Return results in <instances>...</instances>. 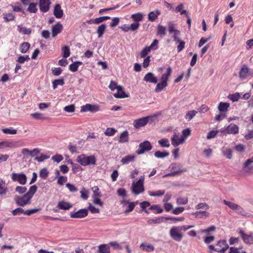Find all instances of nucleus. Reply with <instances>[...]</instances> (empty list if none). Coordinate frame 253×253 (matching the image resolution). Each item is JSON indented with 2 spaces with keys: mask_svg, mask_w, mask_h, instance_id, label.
I'll return each mask as SVG.
<instances>
[{
  "mask_svg": "<svg viewBox=\"0 0 253 253\" xmlns=\"http://www.w3.org/2000/svg\"><path fill=\"white\" fill-rule=\"evenodd\" d=\"M38 187L36 185L31 186L29 191L25 193L23 196H17L14 197V201L16 204L19 206L24 207L29 205L31 203V199L36 192Z\"/></svg>",
  "mask_w": 253,
  "mask_h": 253,
  "instance_id": "1",
  "label": "nucleus"
},
{
  "mask_svg": "<svg viewBox=\"0 0 253 253\" xmlns=\"http://www.w3.org/2000/svg\"><path fill=\"white\" fill-rule=\"evenodd\" d=\"M172 73V69L170 67L167 69V72L162 75L161 79V82L157 84L155 91L156 92L161 91L164 88L168 85V81Z\"/></svg>",
  "mask_w": 253,
  "mask_h": 253,
  "instance_id": "2",
  "label": "nucleus"
},
{
  "mask_svg": "<svg viewBox=\"0 0 253 253\" xmlns=\"http://www.w3.org/2000/svg\"><path fill=\"white\" fill-rule=\"evenodd\" d=\"M76 161L83 166H94L96 164V159L94 155L87 156L84 154H81L77 156Z\"/></svg>",
  "mask_w": 253,
  "mask_h": 253,
  "instance_id": "3",
  "label": "nucleus"
},
{
  "mask_svg": "<svg viewBox=\"0 0 253 253\" xmlns=\"http://www.w3.org/2000/svg\"><path fill=\"white\" fill-rule=\"evenodd\" d=\"M144 176H141L139 180L132 184V192L135 195H138L143 192L144 188L143 186Z\"/></svg>",
  "mask_w": 253,
  "mask_h": 253,
  "instance_id": "4",
  "label": "nucleus"
},
{
  "mask_svg": "<svg viewBox=\"0 0 253 253\" xmlns=\"http://www.w3.org/2000/svg\"><path fill=\"white\" fill-rule=\"evenodd\" d=\"M152 146L149 141H145L140 143L138 146V149L136 150V153L137 155L142 154L146 152L151 150Z\"/></svg>",
  "mask_w": 253,
  "mask_h": 253,
  "instance_id": "5",
  "label": "nucleus"
},
{
  "mask_svg": "<svg viewBox=\"0 0 253 253\" xmlns=\"http://www.w3.org/2000/svg\"><path fill=\"white\" fill-rule=\"evenodd\" d=\"M220 132L224 134H237L239 132V127L234 124H231L227 126H224L220 129Z\"/></svg>",
  "mask_w": 253,
  "mask_h": 253,
  "instance_id": "6",
  "label": "nucleus"
},
{
  "mask_svg": "<svg viewBox=\"0 0 253 253\" xmlns=\"http://www.w3.org/2000/svg\"><path fill=\"white\" fill-rule=\"evenodd\" d=\"M11 178L13 181H17L21 185H25L27 182V176L23 172L20 173L12 172L11 174Z\"/></svg>",
  "mask_w": 253,
  "mask_h": 253,
  "instance_id": "7",
  "label": "nucleus"
},
{
  "mask_svg": "<svg viewBox=\"0 0 253 253\" xmlns=\"http://www.w3.org/2000/svg\"><path fill=\"white\" fill-rule=\"evenodd\" d=\"M40 210H41V209L39 208V209H34L27 210L26 211H24L21 208H16V209L13 210L11 211V212L13 215H19L21 213H23V214L27 215H30L32 214L37 212L38 211H40Z\"/></svg>",
  "mask_w": 253,
  "mask_h": 253,
  "instance_id": "8",
  "label": "nucleus"
},
{
  "mask_svg": "<svg viewBox=\"0 0 253 253\" xmlns=\"http://www.w3.org/2000/svg\"><path fill=\"white\" fill-rule=\"evenodd\" d=\"M180 230L179 227H173L170 230V236L174 241L180 242L182 240L183 235Z\"/></svg>",
  "mask_w": 253,
  "mask_h": 253,
  "instance_id": "9",
  "label": "nucleus"
},
{
  "mask_svg": "<svg viewBox=\"0 0 253 253\" xmlns=\"http://www.w3.org/2000/svg\"><path fill=\"white\" fill-rule=\"evenodd\" d=\"M100 110V107L98 105L95 104H86L84 105L81 106V112H90L91 113H95Z\"/></svg>",
  "mask_w": 253,
  "mask_h": 253,
  "instance_id": "10",
  "label": "nucleus"
},
{
  "mask_svg": "<svg viewBox=\"0 0 253 253\" xmlns=\"http://www.w3.org/2000/svg\"><path fill=\"white\" fill-rule=\"evenodd\" d=\"M88 214V211L86 209H81L76 212H71L70 216L73 218H82Z\"/></svg>",
  "mask_w": 253,
  "mask_h": 253,
  "instance_id": "11",
  "label": "nucleus"
},
{
  "mask_svg": "<svg viewBox=\"0 0 253 253\" xmlns=\"http://www.w3.org/2000/svg\"><path fill=\"white\" fill-rule=\"evenodd\" d=\"M150 118V117L147 116L135 120L133 123L134 127L136 128H139L145 126L148 123Z\"/></svg>",
  "mask_w": 253,
  "mask_h": 253,
  "instance_id": "12",
  "label": "nucleus"
},
{
  "mask_svg": "<svg viewBox=\"0 0 253 253\" xmlns=\"http://www.w3.org/2000/svg\"><path fill=\"white\" fill-rule=\"evenodd\" d=\"M239 234L240 235L244 242L247 244H253V234H247L242 229H240Z\"/></svg>",
  "mask_w": 253,
  "mask_h": 253,
  "instance_id": "13",
  "label": "nucleus"
},
{
  "mask_svg": "<svg viewBox=\"0 0 253 253\" xmlns=\"http://www.w3.org/2000/svg\"><path fill=\"white\" fill-rule=\"evenodd\" d=\"M51 1L50 0H40L39 8L42 12H46L49 9Z\"/></svg>",
  "mask_w": 253,
  "mask_h": 253,
  "instance_id": "14",
  "label": "nucleus"
},
{
  "mask_svg": "<svg viewBox=\"0 0 253 253\" xmlns=\"http://www.w3.org/2000/svg\"><path fill=\"white\" fill-rule=\"evenodd\" d=\"M171 144L174 146H178L180 144H183V138L179 136V133L174 132L173 137L171 139Z\"/></svg>",
  "mask_w": 253,
  "mask_h": 253,
  "instance_id": "15",
  "label": "nucleus"
},
{
  "mask_svg": "<svg viewBox=\"0 0 253 253\" xmlns=\"http://www.w3.org/2000/svg\"><path fill=\"white\" fill-rule=\"evenodd\" d=\"M229 248L225 240L219 241L216 245V251L218 252H224Z\"/></svg>",
  "mask_w": 253,
  "mask_h": 253,
  "instance_id": "16",
  "label": "nucleus"
},
{
  "mask_svg": "<svg viewBox=\"0 0 253 253\" xmlns=\"http://www.w3.org/2000/svg\"><path fill=\"white\" fill-rule=\"evenodd\" d=\"M143 81L150 83L156 84L157 83V79L156 77L152 73H148L146 74L143 79Z\"/></svg>",
  "mask_w": 253,
  "mask_h": 253,
  "instance_id": "17",
  "label": "nucleus"
},
{
  "mask_svg": "<svg viewBox=\"0 0 253 253\" xmlns=\"http://www.w3.org/2000/svg\"><path fill=\"white\" fill-rule=\"evenodd\" d=\"M63 26L61 24L58 23L55 25L53 26L52 28V36L55 37L58 34L62 32Z\"/></svg>",
  "mask_w": 253,
  "mask_h": 253,
  "instance_id": "18",
  "label": "nucleus"
},
{
  "mask_svg": "<svg viewBox=\"0 0 253 253\" xmlns=\"http://www.w3.org/2000/svg\"><path fill=\"white\" fill-rule=\"evenodd\" d=\"M171 169L172 170V172L170 174H168L169 175H175L180 173L186 172L187 171L186 169H180V168L177 169V165L176 164H172L171 165Z\"/></svg>",
  "mask_w": 253,
  "mask_h": 253,
  "instance_id": "19",
  "label": "nucleus"
},
{
  "mask_svg": "<svg viewBox=\"0 0 253 253\" xmlns=\"http://www.w3.org/2000/svg\"><path fill=\"white\" fill-rule=\"evenodd\" d=\"M8 191V189L6 186L5 181L0 178V196H5Z\"/></svg>",
  "mask_w": 253,
  "mask_h": 253,
  "instance_id": "20",
  "label": "nucleus"
},
{
  "mask_svg": "<svg viewBox=\"0 0 253 253\" xmlns=\"http://www.w3.org/2000/svg\"><path fill=\"white\" fill-rule=\"evenodd\" d=\"M54 15L57 18H61L63 15V11L59 4H57L54 7Z\"/></svg>",
  "mask_w": 253,
  "mask_h": 253,
  "instance_id": "21",
  "label": "nucleus"
},
{
  "mask_svg": "<svg viewBox=\"0 0 253 253\" xmlns=\"http://www.w3.org/2000/svg\"><path fill=\"white\" fill-rule=\"evenodd\" d=\"M97 253H111L110 247L108 244H101L98 246Z\"/></svg>",
  "mask_w": 253,
  "mask_h": 253,
  "instance_id": "22",
  "label": "nucleus"
},
{
  "mask_svg": "<svg viewBox=\"0 0 253 253\" xmlns=\"http://www.w3.org/2000/svg\"><path fill=\"white\" fill-rule=\"evenodd\" d=\"M16 146L14 142L9 141H3L0 142V149H3L5 148H14Z\"/></svg>",
  "mask_w": 253,
  "mask_h": 253,
  "instance_id": "23",
  "label": "nucleus"
},
{
  "mask_svg": "<svg viewBox=\"0 0 253 253\" xmlns=\"http://www.w3.org/2000/svg\"><path fill=\"white\" fill-rule=\"evenodd\" d=\"M160 14V11L158 9L150 12L148 15V20L151 22L154 21Z\"/></svg>",
  "mask_w": 253,
  "mask_h": 253,
  "instance_id": "24",
  "label": "nucleus"
},
{
  "mask_svg": "<svg viewBox=\"0 0 253 253\" xmlns=\"http://www.w3.org/2000/svg\"><path fill=\"white\" fill-rule=\"evenodd\" d=\"M57 207L61 210H68L72 207V205L69 202L60 201L58 202Z\"/></svg>",
  "mask_w": 253,
  "mask_h": 253,
  "instance_id": "25",
  "label": "nucleus"
},
{
  "mask_svg": "<svg viewBox=\"0 0 253 253\" xmlns=\"http://www.w3.org/2000/svg\"><path fill=\"white\" fill-rule=\"evenodd\" d=\"M197 218H206L209 216L210 213L205 211H199L193 213Z\"/></svg>",
  "mask_w": 253,
  "mask_h": 253,
  "instance_id": "26",
  "label": "nucleus"
},
{
  "mask_svg": "<svg viewBox=\"0 0 253 253\" xmlns=\"http://www.w3.org/2000/svg\"><path fill=\"white\" fill-rule=\"evenodd\" d=\"M128 132L126 130L122 132L120 134L119 142L120 143H124L128 142Z\"/></svg>",
  "mask_w": 253,
  "mask_h": 253,
  "instance_id": "27",
  "label": "nucleus"
},
{
  "mask_svg": "<svg viewBox=\"0 0 253 253\" xmlns=\"http://www.w3.org/2000/svg\"><path fill=\"white\" fill-rule=\"evenodd\" d=\"M4 21L6 22L13 21L15 19V15L12 13H5L3 14Z\"/></svg>",
  "mask_w": 253,
  "mask_h": 253,
  "instance_id": "28",
  "label": "nucleus"
},
{
  "mask_svg": "<svg viewBox=\"0 0 253 253\" xmlns=\"http://www.w3.org/2000/svg\"><path fill=\"white\" fill-rule=\"evenodd\" d=\"M17 30L20 33L23 35H30L32 33L31 29H28L25 27H23L21 25H18L17 26Z\"/></svg>",
  "mask_w": 253,
  "mask_h": 253,
  "instance_id": "29",
  "label": "nucleus"
},
{
  "mask_svg": "<svg viewBox=\"0 0 253 253\" xmlns=\"http://www.w3.org/2000/svg\"><path fill=\"white\" fill-rule=\"evenodd\" d=\"M229 104L228 103L220 102L218 106V109L221 113H225L227 111L229 107Z\"/></svg>",
  "mask_w": 253,
  "mask_h": 253,
  "instance_id": "30",
  "label": "nucleus"
},
{
  "mask_svg": "<svg viewBox=\"0 0 253 253\" xmlns=\"http://www.w3.org/2000/svg\"><path fill=\"white\" fill-rule=\"evenodd\" d=\"M135 156L128 155L123 158L121 160V163L123 165L128 164L129 163L134 160Z\"/></svg>",
  "mask_w": 253,
  "mask_h": 253,
  "instance_id": "31",
  "label": "nucleus"
},
{
  "mask_svg": "<svg viewBox=\"0 0 253 253\" xmlns=\"http://www.w3.org/2000/svg\"><path fill=\"white\" fill-rule=\"evenodd\" d=\"M82 64L83 63L81 61H76L70 65L69 70L73 72H75L78 71L79 66L82 65Z\"/></svg>",
  "mask_w": 253,
  "mask_h": 253,
  "instance_id": "32",
  "label": "nucleus"
},
{
  "mask_svg": "<svg viewBox=\"0 0 253 253\" xmlns=\"http://www.w3.org/2000/svg\"><path fill=\"white\" fill-rule=\"evenodd\" d=\"M140 248L147 252H152L154 250V246L151 244L145 245L144 243H142Z\"/></svg>",
  "mask_w": 253,
  "mask_h": 253,
  "instance_id": "33",
  "label": "nucleus"
},
{
  "mask_svg": "<svg viewBox=\"0 0 253 253\" xmlns=\"http://www.w3.org/2000/svg\"><path fill=\"white\" fill-rule=\"evenodd\" d=\"M157 35L163 38L166 35V28L161 25H159L157 28Z\"/></svg>",
  "mask_w": 253,
  "mask_h": 253,
  "instance_id": "34",
  "label": "nucleus"
},
{
  "mask_svg": "<svg viewBox=\"0 0 253 253\" xmlns=\"http://www.w3.org/2000/svg\"><path fill=\"white\" fill-rule=\"evenodd\" d=\"M130 17L136 22H138L143 20V15L140 12H138L137 13L132 14Z\"/></svg>",
  "mask_w": 253,
  "mask_h": 253,
  "instance_id": "35",
  "label": "nucleus"
},
{
  "mask_svg": "<svg viewBox=\"0 0 253 253\" xmlns=\"http://www.w3.org/2000/svg\"><path fill=\"white\" fill-rule=\"evenodd\" d=\"M106 29V26L105 24H103L100 25L97 29V33L98 34V37L99 38L102 37L104 34L105 30Z\"/></svg>",
  "mask_w": 253,
  "mask_h": 253,
  "instance_id": "36",
  "label": "nucleus"
},
{
  "mask_svg": "<svg viewBox=\"0 0 253 253\" xmlns=\"http://www.w3.org/2000/svg\"><path fill=\"white\" fill-rule=\"evenodd\" d=\"M248 73V68L246 66H244L242 67L239 72V76L241 78L244 79L246 77Z\"/></svg>",
  "mask_w": 253,
  "mask_h": 253,
  "instance_id": "37",
  "label": "nucleus"
},
{
  "mask_svg": "<svg viewBox=\"0 0 253 253\" xmlns=\"http://www.w3.org/2000/svg\"><path fill=\"white\" fill-rule=\"evenodd\" d=\"M30 46V44L29 42H24L21 45L20 49L21 52L23 53H26L28 51Z\"/></svg>",
  "mask_w": 253,
  "mask_h": 253,
  "instance_id": "38",
  "label": "nucleus"
},
{
  "mask_svg": "<svg viewBox=\"0 0 253 253\" xmlns=\"http://www.w3.org/2000/svg\"><path fill=\"white\" fill-rule=\"evenodd\" d=\"M31 116L32 118H33L34 119L37 120H44L46 119V118L44 117L42 114L41 113H38V112L34 113L31 114Z\"/></svg>",
  "mask_w": 253,
  "mask_h": 253,
  "instance_id": "39",
  "label": "nucleus"
},
{
  "mask_svg": "<svg viewBox=\"0 0 253 253\" xmlns=\"http://www.w3.org/2000/svg\"><path fill=\"white\" fill-rule=\"evenodd\" d=\"M111 19V17L108 16H101L98 18H96L93 20V23L98 24L100 23L104 22V21Z\"/></svg>",
  "mask_w": 253,
  "mask_h": 253,
  "instance_id": "40",
  "label": "nucleus"
},
{
  "mask_svg": "<svg viewBox=\"0 0 253 253\" xmlns=\"http://www.w3.org/2000/svg\"><path fill=\"white\" fill-rule=\"evenodd\" d=\"M115 97L117 98H123L127 97L125 92L123 90V87L121 86V90L119 91L117 90V92L114 94Z\"/></svg>",
  "mask_w": 253,
  "mask_h": 253,
  "instance_id": "41",
  "label": "nucleus"
},
{
  "mask_svg": "<svg viewBox=\"0 0 253 253\" xmlns=\"http://www.w3.org/2000/svg\"><path fill=\"white\" fill-rule=\"evenodd\" d=\"M169 155V153L167 152H161L157 151L154 153V156L158 158H164Z\"/></svg>",
  "mask_w": 253,
  "mask_h": 253,
  "instance_id": "42",
  "label": "nucleus"
},
{
  "mask_svg": "<svg viewBox=\"0 0 253 253\" xmlns=\"http://www.w3.org/2000/svg\"><path fill=\"white\" fill-rule=\"evenodd\" d=\"M222 153L224 156L228 159H231L232 158V151L230 148L223 149Z\"/></svg>",
  "mask_w": 253,
  "mask_h": 253,
  "instance_id": "43",
  "label": "nucleus"
},
{
  "mask_svg": "<svg viewBox=\"0 0 253 253\" xmlns=\"http://www.w3.org/2000/svg\"><path fill=\"white\" fill-rule=\"evenodd\" d=\"M148 193L150 196H161L164 195L165 191L164 190L157 191H149Z\"/></svg>",
  "mask_w": 253,
  "mask_h": 253,
  "instance_id": "44",
  "label": "nucleus"
},
{
  "mask_svg": "<svg viewBox=\"0 0 253 253\" xmlns=\"http://www.w3.org/2000/svg\"><path fill=\"white\" fill-rule=\"evenodd\" d=\"M49 171L46 168H43L40 171L39 175L40 177L45 179L48 177Z\"/></svg>",
  "mask_w": 253,
  "mask_h": 253,
  "instance_id": "45",
  "label": "nucleus"
},
{
  "mask_svg": "<svg viewBox=\"0 0 253 253\" xmlns=\"http://www.w3.org/2000/svg\"><path fill=\"white\" fill-rule=\"evenodd\" d=\"M158 143L162 147H169L170 146L169 140L167 138H163L159 140Z\"/></svg>",
  "mask_w": 253,
  "mask_h": 253,
  "instance_id": "46",
  "label": "nucleus"
},
{
  "mask_svg": "<svg viewBox=\"0 0 253 253\" xmlns=\"http://www.w3.org/2000/svg\"><path fill=\"white\" fill-rule=\"evenodd\" d=\"M37 6V3H31L27 8V10L30 13H36L38 11Z\"/></svg>",
  "mask_w": 253,
  "mask_h": 253,
  "instance_id": "47",
  "label": "nucleus"
},
{
  "mask_svg": "<svg viewBox=\"0 0 253 253\" xmlns=\"http://www.w3.org/2000/svg\"><path fill=\"white\" fill-rule=\"evenodd\" d=\"M109 87L111 90H114L115 89L119 90V91L121 90V86L118 85L115 82L113 81H111Z\"/></svg>",
  "mask_w": 253,
  "mask_h": 253,
  "instance_id": "48",
  "label": "nucleus"
},
{
  "mask_svg": "<svg viewBox=\"0 0 253 253\" xmlns=\"http://www.w3.org/2000/svg\"><path fill=\"white\" fill-rule=\"evenodd\" d=\"M2 132L7 134H16L17 130L13 129L12 127L5 128L2 129Z\"/></svg>",
  "mask_w": 253,
  "mask_h": 253,
  "instance_id": "49",
  "label": "nucleus"
},
{
  "mask_svg": "<svg viewBox=\"0 0 253 253\" xmlns=\"http://www.w3.org/2000/svg\"><path fill=\"white\" fill-rule=\"evenodd\" d=\"M124 202L128 204L127 208L125 211V213L130 212L133 210L135 207V204L133 202H129L128 201H125Z\"/></svg>",
  "mask_w": 253,
  "mask_h": 253,
  "instance_id": "50",
  "label": "nucleus"
},
{
  "mask_svg": "<svg viewBox=\"0 0 253 253\" xmlns=\"http://www.w3.org/2000/svg\"><path fill=\"white\" fill-rule=\"evenodd\" d=\"M197 112L195 110L188 111L185 115V118L189 121L192 120L193 118L196 115Z\"/></svg>",
  "mask_w": 253,
  "mask_h": 253,
  "instance_id": "51",
  "label": "nucleus"
},
{
  "mask_svg": "<svg viewBox=\"0 0 253 253\" xmlns=\"http://www.w3.org/2000/svg\"><path fill=\"white\" fill-rule=\"evenodd\" d=\"M223 202L225 205L227 206L230 209H231V210H232L234 211H235L237 206H238L237 204H236L231 202L226 201L225 200H224Z\"/></svg>",
  "mask_w": 253,
  "mask_h": 253,
  "instance_id": "52",
  "label": "nucleus"
},
{
  "mask_svg": "<svg viewBox=\"0 0 253 253\" xmlns=\"http://www.w3.org/2000/svg\"><path fill=\"white\" fill-rule=\"evenodd\" d=\"M188 202V199L187 197H179L176 199V203L178 205H185Z\"/></svg>",
  "mask_w": 253,
  "mask_h": 253,
  "instance_id": "53",
  "label": "nucleus"
},
{
  "mask_svg": "<svg viewBox=\"0 0 253 253\" xmlns=\"http://www.w3.org/2000/svg\"><path fill=\"white\" fill-rule=\"evenodd\" d=\"M117 132V130L112 127H108L106 128L104 133L107 136H113Z\"/></svg>",
  "mask_w": 253,
  "mask_h": 253,
  "instance_id": "54",
  "label": "nucleus"
},
{
  "mask_svg": "<svg viewBox=\"0 0 253 253\" xmlns=\"http://www.w3.org/2000/svg\"><path fill=\"white\" fill-rule=\"evenodd\" d=\"M62 51H63V57L64 58H67L70 55V50L68 46H64L62 47Z\"/></svg>",
  "mask_w": 253,
  "mask_h": 253,
  "instance_id": "55",
  "label": "nucleus"
},
{
  "mask_svg": "<svg viewBox=\"0 0 253 253\" xmlns=\"http://www.w3.org/2000/svg\"><path fill=\"white\" fill-rule=\"evenodd\" d=\"M64 84V81L63 79L55 80L52 82L53 87L54 89L57 88L59 85H63Z\"/></svg>",
  "mask_w": 253,
  "mask_h": 253,
  "instance_id": "56",
  "label": "nucleus"
},
{
  "mask_svg": "<svg viewBox=\"0 0 253 253\" xmlns=\"http://www.w3.org/2000/svg\"><path fill=\"white\" fill-rule=\"evenodd\" d=\"M191 130L189 128L185 129L182 131V138H183V142H185L186 138L190 135Z\"/></svg>",
  "mask_w": 253,
  "mask_h": 253,
  "instance_id": "57",
  "label": "nucleus"
},
{
  "mask_svg": "<svg viewBox=\"0 0 253 253\" xmlns=\"http://www.w3.org/2000/svg\"><path fill=\"white\" fill-rule=\"evenodd\" d=\"M120 21V19L119 17H113L112 19V22L110 24V26L111 28H114L117 26Z\"/></svg>",
  "mask_w": 253,
  "mask_h": 253,
  "instance_id": "58",
  "label": "nucleus"
},
{
  "mask_svg": "<svg viewBox=\"0 0 253 253\" xmlns=\"http://www.w3.org/2000/svg\"><path fill=\"white\" fill-rule=\"evenodd\" d=\"M235 211L238 214H241L243 216L246 215V212L244 210V209L238 205L237 206Z\"/></svg>",
  "mask_w": 253,
  "mask_h": 253,
  "instance_id": "59",
  "label": "nucleus"
},
{
  "mask_svg": "<svg viewBox=\"0 0 253 253\" xmlns=\"http://www.w3.org/2000/svg\"><path fill=\"white\" fill-rule=\"evenodd\" d=\"M93 192V197H101L102 194L98 186H94L92 188Z\"/></svg>",
  "mask_w": 253,
  "mask_h": 253,
  "instance_id": "60",
  "label": "nucleus"
},
{
  "mask_svg": "<svg viewBox=\"0 0 253 253\" xmlns=\"http://www.w3.org/2000/svg\"><path fill=\"white\" fill-rule=\"evenodd\" d=\"M195 209L196 210H199L201 209H205L206 210H208L209 209V206L205 203H201L198 204L195 207Z\"/></svg>",
  "mask_w": 253,
  "mask_h": 253,
  "instance_id": "61",
  "label": "nucleus"
},
{
  "mask_svg": "<svg viewBox=\"0 0 253 253\" xmlns=\"http://www.w3.org/2000/svg\"><path fill=\"white\" fill-rule=\"evenodd\" d=\"M81 193V198L84 200H87L88 198V192L87 190H86L84 188H83V189L80 191Z\"/></svg>",
  "mask_w": 253,
  "mask_h": 253,
  "instance_id": "62",
  "label": "nucleus"
},
{
  "mask_svg": "<svg viewBox=\"0 0 253 253\" xmlns=\"http://www.w3.org/2000/svg\"><path fill=\"white\" fill-rule=\"evenodd\" d=\"M67 181V177L64 176L58 177L57 183L59 185H63L64 183Z\"/></svg>",
  "mask_w": 253,
  "mask_h": 253,
  "instance_id": "63",
  "label": "nucleus"
},
{
  "mask_svg": "<svg viewBox=\"0 0 253 253\" xmlns=\"http://www.w3.org/2000/svg\"><path fill=\"white\" fill-rule=\"evenodd\" d=\"M64 110L66 112L73 113L75 111V106L74 104L66 106L64 107Z\"/></svg>",
  "mask_w": 253,
  "mask_h": 253,
  "instance_id": "64",
  "label": "nucleus"
}]
</instances>
